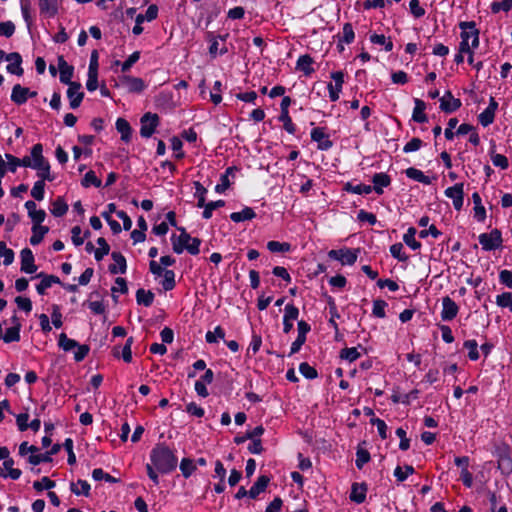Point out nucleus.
<instances>
[{"mask_svg":"<svg viewBox=\"0 0 512 512\" xmlns=\"http://www.w3.org/2000/svg\"><path fill=\"white\" fill-rule=\"evenodd\" d=\"M256 216L255 212L250 207H245L239 212H233L230 214V219L235 222H244L247 220H251Z\"/></svg>","mask_w":512,"mask_h":512,"instance_id":"obj_31","label":"nucleus"},{"mask_svg":"<svg viewBox=\"0 0 512 512\" xmlns=\"http://www.w3.org/2000/svg\"><path fill=\"white\" fill-rule=\"evenodd\" d=\"M367 486L365 482H353L349 499L357 504L363 503L366 499Z\"/></svg>","mask_w":512,"mask_h":512,"instance_id":"obj_20","label":"nucleus"},{"mask_svg":"<svg viewBox=\"0 0 512 512\" xmlns=\"http://www.w3.org/2000/svg\"><path fill=\"white\" fill-rule=\"evenodd\" d=\"M355 38L354 30L352 24L345 23L342 29V35L339 39L340 42H344L346 44H350L353 42Z\"/></svg>","mask_w":512,"mask_h":512,"instance_id":"obj_51","label":"nucleus"},{"mask_svg":"<svg viewBox=\"0 0 512 512\" xmlns=\"http://www.w3.org/2000/svg\"><path fill=\"white\" fill-rule=\"evenodd\" d=\"M45 195V180H37L32 189H31V196L37 200L42 201L44 199Z\"/></svg>","mask_w":512,"mask_h":512,"instance_id":"obj_44","label":"nucleus"},{"mask_svg":"<svg viewBox=\"0 0 512 512\" xmlns=\"http://www.w3.org/2000/svg\"><path fill=\"white\" fill-rule=\"evenodd\" d=\"M0 256L4 258V265L8 266L14 261V251L7 247L4 241H0Z\"/></svg>","mask_w":512,"mask_h":512,"instance_id":"obj_47","label":"nucleus"},{"mask_svg":"<svg viewBox=\"0 0 512 512\" xmlns=\"http://www.w3.org/2000/svg\"><path fill=\"white\" fill-rule=\"evenodd\" d=\"M311 139L317 143L320 150H328L333 145L325 129L322 127H316L311 130Z\"/></svg>","mask_w":512,"mask_h":512,"instance_id":"obj_15","label":"nucleus"},{"mask_svg":"<svg viewBox=\"0 0 512 512\" xmlns=\"http://www.w3.org/2000/svg\"><path fill=\"white\" fill-rule=\"evenodd\" d=\"M396 435L400 438L399 448L406 451L410 447V440L406 437V430L402 427L396 429Z\"/></svg>","mask_w":512,"mask_h":512,"instance_id":"obj_62","label":"nucleus"},{"mask_svg":"<svg viewBox=\"0 0 512 512\" xmlns=\"http://www.w3.org/2000/svg\"><path fill=\"white\" fill-rule=\"evenodd\" d=\"M464 348L468 350V357L472 361L479 359L478 343L476 340H467L464 342Z\"/></svg>","mask_w":512,"mask_h":512,"instance_id":"obj_50","label":"nucleus"},{"mask_svg":"<svg viewBox=\"0 0 512 512\" xmlns=\"http://www.w3.org/2000/svg\"><path fill=\"white\" fill-rule=\"evenodd\" d=\"M21 257V271L26 274H33L37 271L35 265V258L30 248H24L20 252Z\"/></svg>","mask_w":512,"mask_h":512,"instance_id":"obj_13","label":"nucleus"},{"mask_svg":"<svg viewBox=\"0 0 512 512\" xmlns=\"http://www.w3.org/2000/svg\"><path fill=\"white\" fill-rule=\"evenodd\" d=\"M417 233L416 228L410 227L403 235L404 243L409 246L412 250H418L421 248V243L416 241L415 235Z\"/></svg>","mask_w":512,"mask_h":512,"instance_id":"obj_32","label":"nucleus"},{"mask_svg":"<svg viewBox=\"0 0 512 512\" xmlns=\"http://www.w3.org/2000/svg\"><path fill=\"white\" fill-rule=\"evenodd\" d=\"M387 307V303L384 300H374L373 301V309L372 314L377 318H384L386 316L385 309Z\"/></svg>","mask_w":512,"mask_h":512,"instance_id":"obj_55","label":"nucleus"},{"mask_svg":"<svg viewBox=\"0 0 512 512\" xmlns=\"http://www.w3.org/2000/svg\"><path fill=\"white\" fill-rule=\"evenodd\" d=\"M49 232V228L43 225H33L32 226V236L30 237V244L32 246H36L40 244L44 236Z\"/></svg>","mask_w":512,"mask_h":512,"instance_id":"obj_28","label":"nucleus"},{"mask_svg":"<svg viewBox=\"0 0 512 512\" xmlns=\"http://www.w3.org/2000/svg\"><path fill=\"white\" fill-rule=\"evenodd\" d=\"M31 157L33 158V169L37 170V177L45 181H53L54 176L50 173V163L43 156V145L37 143L31 148Z\"/></svg>","mask_w":512,"mask_h":512,"instance_id":"obj_2","label":"nucleus"},{"mask_svg":"<svg viewBox=\"0 0 512 512\" xmlns=\"http://www.w3.org/2000/svg\"><path fill=\"white\" fill-rule=\"evenodd\" d=\"M372 183V191L374 190L377 194L380 195L383 193V188L390 185L391 179L386 173H376L372 177Z\"/></svg>","mask_w":512,"mask_h":512,"instance_id":"obj_25","label":"nucleus"},{"mask_svg":"<svg viewBox=\"0 0 512 512\" xmlns=\"http://www.w3.org/2000/svg\"><path fill=\"white\" fill-rule=\"evenodd\" d=\"M83 305H87L88 308L95 314L101 315L105 313L106 307L102 301H86Z\"/></svg>","mask_w":512,"mask_h":512,"instance_id":"obj_60","label":"nucleus"},{"mask_svg":"<svg viewBox=\"0 0 512 512\" xmlns=\"http://www.w3.org/2000/svg\"><path fill=\"white\" fill-rule=\"evenodd\" d=\"M21 329L18 327H9L6 329L3 337L5 343L19 342L21 339Z\"/></svg>","mask_w":512,"mask_h":512,"instance_id":"obj_45","label":"nucleus"},{"mask_svg":"<svg viewBox=\"0 0 512 512\" xmlns=\"http://www.w3.org/2000/svg\"><path fill=\"white\" fill-rule=\"evenodd\" d=\"M460 28L461 32V40H466V42L471 41L472 48H477L479 46V31L475 28L474 22H461Z\"/></svg>","mask_w":512,"mask_h":512,"instance_id":"obj_7","label":"nucleus"},{"mask_svg":"<svg viewBox=\"0 0 512 512\" xmlns=\"http://www.w3.org/2000/svg\"><path fill=\"white\" fill-rule=\"evenodd\" d=\"M414 473V468L410 465L404 467L397 466L394 470V476L397 480H405Z\"/></svg>","mask_w":512,"mask_h":512,"instance_id":"obj_54","label":"nucleus"},{"mask_svg":"<svg viewBox=\"0 0 512 512\" xmlns=\"http://www.w3.org/2000/svg\"><path fill=\"white\" fill-rule=\"evenodd\" d=\"M458 311L459 307L453 299L449 296L442 299L441 319L443 321L453 320L457 316Z\"/></svg>","mask_w":512,"mask_h":512,"instance_id":"obj_14","label":"nucleus"},{"mask_svg":"<svg viewBox=\"0 0 512 512\" xmlns=\"http://www.w3.org/2000/svg\"><path fill=\"white\" fill-rule=\"evenodd\" d=\"M51 319L55 328H60L63 325L60 306L57 304L52 305Z\"/></svg>","mask_w":512,"mask_h":512,"instance_id":"obj_61","label":"nucleus"},{"mask_svg":"<svg viewBox=\"0 0 512 512\" xmlns=\"http://www.w3.org/2000/svg\"><path fill=\"white\" fill-rule=\"evenodd\" d=\"M163 280L161 282V285L165 291H171L176 286L175 281V272L170 269H166L165 272L162 274Z\"/></svg>","mask_w":512,"mask_h":512,"instance_id":"obj_38","label":"nucleus"},{"mask_svg":"<svg viewBox=\"0 0 512 512\" xmlns=\"http://www.w3.org/2000/svg\"><path fill=\"white\" fill-rule=\"evenodd\" d=\"M116 130L121 135V140L125 143H129L132 138V127L130 123L124 118H117L115 123Z\"/></svg>","mask_w":512,"mask_h":512,"instance_id":"obj_23","label":"nucleus"},{"mask_svg":"<svg viewBox=\"0 0 512 512\" xmlns=\"http://www.w3.org/2000/svg\"><path fill=\"white\" fill-rule=\"evenodd\" d=\"M445 196L452 200L453 206L456 210H461L464 199V185L463 183H457L454 186L448 187L445 192Z\"/></svg>","mask_w":512,"mask_h":512,"instance_id":"obj_9","label":"nucleus"},{"mask_svg":"<svg viewBox=\"0 0 512 512\" xmlns=\"http://www.w3.org/2000/svg\"><path fill=\"white\" fill-rule=\"evenodd\" d=\"M195 197L197 198V207L202 208L205 205L207 189L198 181L194 182Z\"/></svg>","mask_w":512,"mask_h":512,"instance_id":"obj_48","label":"nucleus"},{"mask_svg":"<svg viewBox=\"0 0 512 512\" xmlns=\"http://www.w3.org/2000/svg\"><path fill=\"white\" fill-rule=\"evenodd\" d=\"M14 460L12 458H7L4 460L2 467H0V477L7 478L10 477L12 480H17L20 478L22 472L20 469L13 468Z\"/></svg>","mask_w":512,"mask_h":512,"instance_id":"obj_21","label":"nucleus"},{"mask_svg":"<svg viewBox=\"0 0 512 512\" xmlns=\"http://www.w3.org/2000/svg\"><path fill=\"white\" fill-rule=\"evenodd\" d=\"M279 121L283 123L284 129L289 134H294L296 131L295 125L292 122L291 117L289 116V112L281 113L279 116Z\"/></svg>","mask_w":512,"mask_h":512,"instance_id":"obj_58","label":"nucleus"},{"mask_svg":"<svg viewBox=\"0 0 512 512\" xmlns=\"http://www.w3.org/2000/svg\"><path fill=\"white\" fill-rule=\"evenodd\" d=\"M177 230L180 231V235L172 234L171 242L173 251L176 254H181L186 249L192 237L184 227H177Z\"/></svg>","mask_w":512,"mask_h":512,"instance_id":"obj_8","label":"nucleus"},{"mask_svg":"<svg viewBox=\"0 0 512 512\" xmlns=\"http://www.w3.org/2000/svg\"><path fill=\"white\" fill-rule=\"evenodd\" d=\"M40 14L47 18H54L59 11V0H38Z\"/></svg>","mask_w":512,"mask_h":512,"instance_id":"obj_16","label":"nucleus"},{"mask_svg":"<svg viewBox=\"0 0 512 512\" xmlns=\"http://www.w3.org/2000/svg\"><path fill=\"white\" fill-rule=\"evenodd\" d=\"M20 7H21V13L22 17L27 24V27L30 28V26L33 23V19L31 16V0H20Z\"/></svg>","mask_w":512,"mask_h":512,"instance_id":"obj_43","label":"nucleus"},{"mask_svg":"<svg viewBox=\"0 0 512 512\" xmlns=\"http://www.w3.org/2000/svg\"><path fill=\"white\" fill-rule=\"evenodd\" d=\"M496 304L502 308H508L512 312V294L504 292L496 297Z\"/></svg>","mask_w":512,"mask_h":512,"instance_id":"obj_53","label":"nucleus"},{"mask_svg":"<svg viewBox=\"0 0 512 512\" xmlns=\"http://www.w3.org/2000/svg\"><path fill=\"white\" fill-rule=\"evenodd\" d=\"M478 240L485 251L495 250L502 245V235L498 229H494L490 233L480 234Z\"/></svg>","mask_w":512,"mask_h":512,"instance_id":"obj_4","label":"nucleus"},{"mask_svg":"<svg viewBox=\"0 0 512 512\" xmlns=\"http://www.w3.org/2000/svg\"><path fill=\"white\" fill-rule=\"evenodd\" d=\"M498 456V470L501 476L507 477L512 473V458L507 446H502L497 449Z\"/></svg>","mask_w":512,"mask_h":512,"instance_id":"obj_5","label":"nucleus"},{"mask_svg":"<svg viewBox=\"0 0 512 512\" xmlns=\"http://www.w3.org/2000/svg\"><path fill=\"white\" fill-rule=\"evenodd\" d=\"M29 88L23 87L20 84H15L12 88L11 92V101L16 105L20 106L27 102L28 100Z\"/></svg>","mask_w":512,"mask_h":512,"instance_id":"obj_22","label":"nucleus"},{"mask_svg":"<svg viewBox=\"0 0 512 512\" xmlns=\"http://www.w3.org/2000/svg\"><path fill=\"white\" fill-rule=\"evenodd\" d=\"M360 357V353L358 352L357 348L351 347V348H345L341 351V358L345 359L349 362H353L357 360Z\"/></svg>","mask_w":512,"mask_h":512,"instance_id":"obj_64","label":"nucleus"},{"mask_svg":"<svg viewBox=\"0 0 512 512\" xmlns=\"http://www.w3.org/2000/svg\"><path fill=\"white\" fill-rule=\"evenodd\" d=\"M122 82L126 84L127 90L130 93H141L146 88L143 79L138 77L123 76Z\"/></svg>","mask_w":512,"mask_h":512,"instance_id":"obj_24","label":"nucleus"},{"mask_svg":"<svg viewBox=\"0 0 512 512\" xmlns=\"http://www.w3.org/2000/svg\"><path fill=\"white\" fill-rule=\"evenodd\" d=\"M81 185L85 188L90 186L99 188L102 185V181L96 176L93 170H90L84 175L83 179L81 180Z\"/></svg>","mask_w":512,"mask_h":512,"instance_id":"obj_37","label":"nucleus"},{"mask_svg":"<svg viewBox=\"0 0 512 512\" xmlns=\"http://www.w3.org/2000/svg\"><path fill=\"white\" fill-rule=\"evenodd\" d=\"M154 298H155V295L151 290H145L144 288H139L136 291V302L138 305L150 307L153 304Z\"/></svg>","mask_w":512,"mask_h":512,"instance_id":"obj_26","label":"nucleus"},{"mask_svg":"<svg viewBox=\"0 0 512 512\" xmlns=\"http://www.w3.org/2000/svg\"><path fill=\"white\" fill-rule=\"evenodd\" d=\"M151 464H147V473L150 480H157L158 474H168L174 471L178 458L174 452L164 444H156L150 452Z\"/></svg>","mask_w":512,"mask_h":512,"instance_id":"obj_1","label":"nucleus"},{"mask_svg":"<svg viewBox=\"0 0 512 512\" xmlns=\"http://www.w3.org/2000/svg\"><path fill=\"white\" fill-rule=\"evenodd\" d=\"M224 206V200H217V201H211L209 203L205 202V205L202 207L204 208V211L202 213V216L204 219H210L212 217L213 211L216 208Z\"/></svg>","mask_w":512,"mask_h":512,"instance_id":"obj_49","label":"nucleus"},{"mask_svg":"<svg viewBox=\"0 0 512 512\" xmlns=\"http://www.w3.org/2000/svg\"><path fill=\"white\" fill-rule=\"evenodd\" d=\"M299 371L307 379H315L317 377L316 369L306 362L299 365Z\"/></svg>","mask_w":512,"mask_h":512,"instance_id":"obj_59","label":"nucleus"},{"mask_svg":"<svg viewBox=\"0 0 512 512\" xmlns=\"http://www.w3.org/2000/svg\"><path fill=\"white\" fill-rule=\"evenodd\" d=\"M472 200L474 203V218L478 222H483L486 218V210L485 207L482 205L480 195L477 192L473 193Z\"/></svg>","mask_w":512,"mask_h":512,"instance_id":"obj_29","label":"nucleus"},{"mask_svg":"<svg viewBox=\"0 0 512 512\" xmlns=\"http://www.w3.org/2000/svg\"><path fill=\"white\" fill-rule=\"evenodd\" d=\"M491 11L496 14L500 11L509 12L512 8V0H503L502 2H493L490 6Z\"/></svg>","mask_w":512,"mask_h":512,"instance_id":"obj_56","label":"nucleus"},{"mask_svg":"<svg viewBox=\"0 0 512 512\" xmlns=\"http://www.w3.org/2000/svg\"><path fill=\"white\" fill-rule=\"evenodd\" d=\"M134 343L133 337H129L126 340V343L121 348V358L125 363H131L132 362V351L131 347Z\"/></svg>","mask_w":512,"mask_h":512,"instance_id":"obj_52","label":"nucleus"},{"mask_svg":"<svg viewBox=\"0 0 512 512\" xmlns=\"http://www.w3.org/2000/svg\"><path fill=\"white\" fill-rule=\"evenodd\" d=\"M179 468H180L182 475L185 478L192 476L193 472L195 470H197L196 463L194 462V459H191L188 457H185L180 461Z\"/></svg>","mask_w":512,"mask_h":512,"instance_id":"obj_33","label":"nucleus"},{"mask_svg":"<svg viewBox=\"0 0 512 512\" xmlns=\"http://www.w3.org/2000/svg\"><path fill=\"white\" fill-rule=\"evenodd\" d=\"M331 78L334 80L335 84L329 83L327 88L329 91L330 100L335 102L339 99L340 93L342 91V86L344 83V73L342 71L332 72Z\"/></svg>","mask_w":512,"mask_h":512,"instance_id":"obj_10","label":"nucleus"},{"mask_svg":"<svg viewBox=\"0 0 512 512\" xmlns=\"http://www.w3.org/2000/svg\"><path fill=\"white\" fill-rule=\"evenodd\" d=\"M160 118L158 114L147 112L140 118V135L143 138H150L158 127Z\"/></svg>","mask_w":512,"mask_h":512,"instance_id":"obj_3","label":"nucleus"},{"mask_svg":"<svg viewBox=\"0 0 512 512\" xmlns=\"http://www.w3.org/2000/svg\"><path fill=\"white\" fill-rule=\"evenodd\" d=\"M82 85L80 82L71 83L67 89V97L69 99V105L71 109H77L84 98V92L80 91Z\"/></svg>","mask_w":512,"mask_h":512,"instance_id":"obj_11","label":"nucleus"},{"mask_svg":"<svg viewBox=\"0 0 512 512\" xmlns=\"http://www.w3.org/2000/svg\"><path fill=\"white\" fill-rule=\"evenodd\" d=\"M15 303L18 308L26 313H30L32 311V301L30 298L17 296L15 298Z\"/></svg>","mask_w":512,"mask_h":512,"instance_id":"obj_63","label":"nucleus"},{"mask_svg":"<svg viewBox=\"0 0 512 512\" xmlns=\"http://www.w3.org/2000/svg\"><path fill=\"white\" fill-rule=\"evenodd\" d=\"M96 242L99 245V248L95 249V260L101 261L104 256L109 254L110 246L103 237H99Z\"/></svg>","mask_w":512,"mask_h":512,"instance_id":"obj_39","label":"nucleus"},{"mask_svg":"<svg viewBox=\"0 0 512 512\" xmlns=\"http://www.w3.org/2000/svg\"><path fill=\"white\" fill-rule=\"evenodd\" d=\"M50 212L55 217H62L68 211V204L65 202L63 197H57L51 204Z\"/></svg>","mask_w":512,"mask_h":512,"instance_id":"obj_30","label":"nucleus"},{"mask_svg":"<svg viewBox=\"0 0 512 512\" xmlns=\"http://www.w3.org/2000/svg\"><path fill=\"white\" fill-rule=\"evenodd\" d=\"M461 106L460 99L455 98L450 91H447L441 98H440V108L442 111L446 113H452L459 109Z\"/></svg>","mask_w":512,"mask_h":512,"instance_id":"obj_17","label":"nucleus"},{"mask_svg":"<svg viewBox=\"0 0 512 512\" xmlns=\"http://www.w3.org/2000/svg\"><path fill=\"white\" fill-rule=\"evenodd\" d=\"M328 256L330 259L341 262L342 265H353L358 257L357 250H351L347 248L330 250L328 252Z\"/></svg>","mask_w":512,"mask_h":512,"instance_id":"obj_6","label":"nucleus"},{"mask_svg":"<svg viewBox=\"0 0 512 512\" xmlns=\"http://www.w3.org/2000/svg\"><path fill=\"white\" fill-rule=\"evenodd\" d=\"M15 33V24L8 20L0 22V35L10 38Z\"/></svg>","mask_w":512,"mask_h":512,"instance_id":"obj_57","label":"nucleus"},{"mask_svg":"<svg viewBox=\"0 0 512 512\" xmlns=\"http://www.w3.org/2000/svg\"><path fill=\"white\" fill-rule=\"evenodd\" d=\"M406 176L422 184L429 185L431 183L428 176H426L421 170L413 167L406 170Z\"/></svg>","mask_w":512,"mask_h":512,"instance_id":"obj_36","label":"nucleus"},{"mask_svg":"<svg viewBox=\"0 0 512 512\" xmlns=\"http://www.w3.org/2000/svg\"><path fill=\"white\" fill-rule=\"evenodd\" d=\"M58 61V69L60 72L59 80L61 83L70 85L71 83H75L72 81V77L74 74V67L72 65H69L66 60L64 59L63 55H59L57 58Z\"/></svg>","mask_w":512,"mask_h":512,"instance_id":"obj_12","label":"nucleus"},{"mask_svg":"<svg viewBox=\"0 0 512 512\" xmlns=\"http://www.w3.org/2000/svg\"><path fill=\"white\" fill-rule=\"evenodd\" d=\"M391 255L398 261L405 262L409 259V256L404 252L402 243H395L390 246Z\"/></svg>","mask_w":512,"mask_h":512,"instance_id":"obj_46","label":"nucleus"},{"mask_svg":"<svg viewBox=\"0 0 512 512\" xmlns=\"http://www.w3.org/2000/svg\"><path fill=\"white\" fill-rule=\"evenodd\" d=\"M111 257L115 264H110L108 270L111 274H124L127 270V261L124 255L119 251H113Z\"/></svg>","mask_w":512,"mask_h":512,"instance_id":"obj_18","label":"nucleus"},{"mask_svg":"<svg viewBox=\"0 0 512 512\" xmlns=\"http://www.w3.org/2000/svg\"><path fill=\"white\" fill-rule=\"evenodd\" d=\"M58 346L65 352H68L79 346V343L74 339L68 338L65 333H61L58 338Z\"/></svg>","mask_w":512,"mask_h":512,"instance_id":"obj_41","label":"nucleus"},{"mask_svg":"<svg viewBox=\"0 0 512 512\" xmlns=\"http://www.w3.org/2000/svg\"><path fill=\"white\" fill-rule=\"evenodd\" d=\"M90 489L89 482H70V490L75 495L89 496Z\"/></svg>","mask_w":512,"mask_h":512,"instance_id":"obj_40","label":"nucleus"},{"mask_svg":"<svg viewBox=\"0 0 512 512\" xmlns=\"http://www.w3.org/2000/svg\"><path fill=\"white\" fill-rule=\"evenodd\" d=\"M345 190L357 195H367L372 192V187L370 185L365 184L353 185L351 183H347L345 186Z\"/></svg>","mask_w":512,"mask_h":512,"instance_id":"obj_42","label":"nucleus"},{"mask_svg":"<svg viewBox=\"0 0 512 512\" xmlns=\"http://www.w3.org/2000/svg\"><path fill=\"white\" fill-rule=\"evenodd\" d=\"M415 107L413 109L412 119L417 123H425L428 121L426 114L424 113L426 109V104L424 101L420 99H415L414 101Z\"/></svg>","mask_w":512,"mask_h":512,"instance_id":"obj_27","label":"nucleus"},{"mask_svg":"<svg viewBox=\"0 0 512 512\" xmlns=\"http://www.w3.org/2000/svg\"><path fill=\"white\" fill-rule=\"evenodd\" d=\"M140 55H141L140 51H135L131 55H129V57L124 62L116 60L114 62V64L121 65V72L126 73L140 59Z\"/></svg>","mask_w":512,"mask_h":512,"instance_id":"obj_35","label":"nucleus"},{"mask_svg":"<svg viewBox=\"0 0 512 512\" xmlns=\"http://www.w3.org/2000/svg\"><path fill=\"white\" fill-rule=\"evenodd\" d=\"M9 64L6 66V71L12 75L22 76L24 74V69L22 67V56L18 52L10 53Z\"/></svg>","mask_w":512,"mask_h":512,"instance_id":"obj_19","label":"nucleus"},{"mask_svg":"<svg viewBox=\"0 0 512 512\" xmlns=\"http://www.w3.org/2000/svg\"><path fill=\"white\" fill-rule=\"evenodd\" d=\"M312 64L313 59L309 55H302L297 60V69L304 72L305 75H310L314 72Z\"/></svg>","mask_w":512,"mask_h":512,"instance_id":"obj_34","label":"nucleus"}]
</instances>
